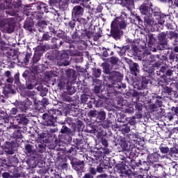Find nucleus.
<instances>
[{"mask_svg": "<svg viewBox=\"0 0 178 178\" xmlns=\"http://www.w3.org/2000/svg\"><path fill=\"white\" fill-rule=\"evenodd\" d=\"M103 67V73L108 74L104 77V84L107 87V90H113L115 94H118L119 90L126 88V83H122L123 80V74L117 71H111V65L108 63H103L102 64Z\"/></svg>", "mask_w": 178, "mask_h": 178, "instance_id": "1", "label": "nucleus"}, {"mask_svg": "<svg viewBox=\"0 0 178 178\" xmlns=\"http://www.w3.org/2000/svg\"><path fill=\"white\" fill-rule=\"evenodd\" d=\"M49 55L51 59L59 60V62L57 63L58 66H69V65H70V57L67 52L52 50L49 53Z\"/></svg>", "mask_w": 178, "mask_h": 178, "instance_id": "2", "label": "nucleus"}, {"mask_svg": "<svg viewBox=\"0 0 178 178\" xmlns=\"http://www.w3.org/2000/svg\"><path fill=\"white\" fill-rule=\"evenodd\" d=\"M68 159L70 161L72 169L75 170L78 177H81L86 169V164L84 163V161L79 160L77 158L73 157L72 156H68Z\"/></svg>", "mask_w": 178, "mask_h": 178, "instance_id": "3", "label": "nucleus"}, {"mask_svg": "<svg viewBox=\"0 0 178 178\" xmlns=\"http://www.w3.org/2000/svg\"><path fill=\"white\" fill-rule=\"evenodd\" d=\"M16 22L13 18L0 19V29L3 30L4 33L12 34L15 31Z\"/></svg>", "mask_w": 178, "mask_h": 178, "instance_id": "4", "label": "nucleus"}, {"mask_svg": "<svg viewBox=\"0 0 178 178\" xmlns=\"http://www.w3.org/2000/svg\"><path fill=\"white\" fill-rule=\"evenodd\" d=\"M43 119V126H49L50 127H55L56 126V117L54 116V111H48L42 116Z\"/></svg>", "mask_w": 178, "mask_h": 178, "instance_id": "5", "label": "nucleus"}, {"mask_svg": "<svg viewBox=\"0 0 178 178\" xmlns=\"http://www.w3.org/2000/svg\"><path fill=\"white\" fill-rule=\"evenodd\" d=\"M118 27L120 30H124L127 27V14L126 13H122L120 17H117L111 22V24Z\"/></svg>", "mask_w": 178, "mask_h": 178, "instance_id": "6", "label": "nucleus"}, {"mask_svg": "<svg viewBox=\"0 0 178 178\" xmlns=\"http://www.w3.org/2000/svg\"><path fill=\"white\" fill-rule=\"evenodd\" d=\"M73 131L66 125H63L60 131V140L63 143H70L72 141V134Z\"/></svg>", "mask_w": 178, "mask_h": 178, "instance_id": "7", "label": "nucleus"}, {"mask_svg": "<svg viewBox=\"0 0 178 178\" xmlns=\"http://www.w3.org/2000/svg\"><path fill=\"white\" fill-rule=\"evenodd\" d=\"M159 45L158 49L159 51H165L169 49V45H168V32H161L157 35Z\"/></svg>", "mask_w": 178, "mask_h": 178, "instance_id": "8", "label": "nucleus"}, {"mask_svg": "<svg viewBox=\"0 0 178 178\" xmlns=\"http://www.w3.org/2000/svg\"><path fill=\"white\" fill-rule=\"evenodd\" d=\"M150 12H152L154 17H157L158 24H160V26L165 24L166 19H170V15L162 14V13H161V10L158 8H152V7Z\"/></svg>", "mask_w": 178, "mask_h": 178, "instance_id": "9", "label": "nucleus"}, {"mask_svg": "<svg viewBox=\"0 0 178 178\" xmlns=\"http://www.w3.org/2000/svg\"><path fill=\"white\" fill-rule=\"evenodd\" d=\"M124 60L129 65L131 74H133V76H135V77L140 75V65H138V63H134L127 57H124Z\"/></svg>", "mask_w": 178, "mask_h": 178, "instance_id": "10", "label": "nucleus"}, {"mask_svg": "<svg viewBox=\"0 0 178 178\" xmlns=\"http://www.w3.org/2000/svg\"><path fill=\"white\" fill-rule=\"evenodd\" d=\"M110 38H113L115 41L120 40L123 35V31H122L116 25L111 24V30L109 34L107 35Z\"/></svg>", "mask_w": 178, "mask_h": 178, "instance_id": "11", "label": "nucleus"}, {"mask_svg": "<svg viewBox=\"0 0 178 178\" xmlns=\"http://www.w3.org/2000/svg\"><path fill=\"white\" fill-rule=\"evenodd\" d=\"M17 147H19V143L16 140L6 142L3 145L5 153L8 155H13L15 154V149H16Z\"/></svg>", "mask_w": 178, "mask_h": 178, "instance_id": "12", "label": "nucleus"}, {"mask_svg": "<svg viewBox=\"0 0 178 178\" xmlns=\"http://www.w3.org/2000/svg\"><path fill=\"white\" fill-rule=\"evenodd\" d=\"M16 108L22 112L23 113H26L29 109H30V106L33 105V102L31 100L26 99L23 102H17L15 103Z\"/></svg>", "mask_w": 178, "mask_h": 178, "instance_id": "13", "label": "nucleus"}, {"mask_svg": "<svg viewBox=\"0 0 178 178\" xmlns=\"http://www.w3.org/2000/svg\"><path fill=\"white\" fill-rule=\"evenodd\" d=\"M79 33L80 30L76 29L75 31L71 35L72 45L75 46L74 49H81L79 44L83 42V40L81 39V36Z\"/></svg>", "mask_w": 178, "mask_h": 178, "instance_id": "14", "label": "nucleus"}, {"mask_svg": "<svg viewBox=\"0 0 178 178\" xmlns=\"http://www.w3.org/2000/svg\"><path fill=\"white\" fill-rule=\"evenodd\" d=\"M93 92L96 94V95L98 97L99 99H94L93 104H95V106L97 108H99L102 105H103L104 102L102 100L104 99V95H101V86H95L93 88Z\"/></svg>", "mask_w": 178, "mask_h": 178, "instance_id": "15", "label": "nucleus"}, {"mask_svg": "<svg viewBox=\"0 0 178 178\" xmlns=\"http://www.w3.org/2000/svg\"><path fill=\"white\" fill-rule=\"evenodd\" d=\"M149 83H151V75L142 76L140 81L137 84V90H144V88H147Z\"/></svg>", "mask_w": 178, "mask_h": 178, "instance_id": "16", "label": "nucleus"}, {"mask_svg": "<svg viewBox=\"0 0 178 178\" xmlns=\"http://www.w3.org/2000/svg\"><path fill=\"white\" fill-rule=\"evenodd\" d=\"M173 73H175V71L170 69L168 66H162L156 71L157 76H165V77H170V76H173Z\"/></svg>", "mask_w": 178, "mask_h": 178, "instance_id": "17", "label": "nucleus"}, {"mask_svg": "<svg viewBox=\"0 0 178 178\" xmlns=\"http://www.w3.org/2000/svg\"><path fill=\"white\" fill-rule=\"evenodd\" d=\"M144 19V23L146 24V26H149L150 27H158L159 26V24L155 21V19H154V17H152V13L147 14L143 17Z\"/></svg>", "mask_w": 178, "mask_h": 178, "instance_id": "18", "label": "nucleus"}, {"mask_svg": "<svg viewBox=\"0 0 178 178\" xmlns=\"http://www.w3.org/2000/svg\"><path fill=\"white\" fill-rule=\"evenodd\" d=\"M84 15V8L81 6H75L72 10V18L79 19Z\"/></svg>", "mask_w": 178, "mask_h": 178, "instance_id": "19", "label": "nucleus"}, {"mask_svg": "<svg viewBox=\"0 0 178 178\" xmlns=\"http://www.w3.org/2000/svg\"><path fill=\"white\" fill-rule=\"evenodd\" d=\"M152 8V3L151 2L143 3L139 7L140 12L141 15L145 16L146 15H149L151 13V9Z\"/></svg>", "mask_w": 178, "mask_h": 178, "instance_id": "20", "label": "nucleus"}, {"mask_svg": "<svg viewBox=\"0 0 178 178\" xmlns=\"http://www.w3.org/2000/svg\"><path fill=\"white\" fill-rule=\"evenodd\" d=\"M159 159H161V154L158 152H153L152 154H149L147 156V160L149 161L152 165L154 163H156V162H159Z\"/></svg>", "mask_w": 178, "mask_h": 178, "instance_id": "21", "label": "nucleus"}, {"mask_svg": "<svg viewBox=\"0 0 178 178\" xmlns=\"http://www.w3.org/2000/svg\"><path fill=\"white\" fill-rule=\"evenodd\" d=\"M15 118L19 124H22L23 126H27L29 124V120L25 114H18Z\"/></svg>", "mask_w": 178, "mask_h": 178, "instance_id": "22", "label": "nucleus"}, {"mask_svg": "<svg viewBox=\"0 0 178 178\" xmlns=\"http://www.w3.org/2000/svg\"><path fill=\"white\" fill-rule=\"evenodd\" d=\"M51 44L52 49H59L63 45L64 42L58 38L53 37L51 39Z\"/></svg>", "mask_w": 178, "mask_h": 178, "instance_id": "23", "label": "nucleus"}, {"mask_svg": "<svg viewBox=\"0 0 178 178\" xmlns=\"http://www.w3.org/2000/svg\"><path fill=\"white\" fill-rule=\"evenodd\" d=\"M143 72H145L146 73H148V74H152L154 73V66L152 65L148 60H144L143 62Z\"/></svg>", "mask_w": 178, "mask_h": 178, "instance_id": "24", "label": "nucleus"}, {"mask_svg": "<svg viewBox=\"0 0 178 178\" xmlns=\"http://www.w3.org/2000/svg\"><path fill=\"white\" fill-rule=\"evenodd\" d=\"M36 8L38 11L39 15H44V13H48L49 12V10L48 8V5L43 2H40L36 4Z\"/></svg>", "mask_w": 178, "mask_h": 178, "instance_id": "25", "label": "nucleus"}, {"mask_svg": "<svg viewBox=\"0 0 178 178\" xmlns=\"http://www.w3.org/2000/svg\"><path fill=\"white\" fill-rule=\"evenodd\" d=\"M6 56H8L10 60H19V51L15 49H10L6 52Z\"/></svg>", "mask_w": 178, "mask_h": 178, "instance_id": "26", "label": "nucleus"}, {"mask_svg": "<svg viewBox=\"0 0 178 178\" xmlns=\"http://www.w3.org/2000/svg\"><path fill=\"white\" fill-rule=\"evenodd\" d=\"M22 77L26 80V81H31L32 80H35V73L33 71L26 70L22 73Z\"/></svg>", "mask_w": 178, "mask_h": 178, "instance_id": "27", "label": "nucleus"}, {"mask_svg": "<svg viewBox=\"0 0 178 178\" xmlns=\"http://www.w3.org/2000/svg\"><path fill=\"white\" fill-rule=\"evenodd\" d=\"M2 93L3 94L4 97L8 98V97H9V94H16V91L13 88V85L8 83L6 85Z\"/></svg>", "mask_w": 178, "mask_h": 178, "instance_id": "28", "label": "nucleus"}, {"mask_svg": "<svg viewBox=\"0 0 178 178\" xmlns=\"http://www.w3.org/2000/svg\"><path fill=\"white\" fill-rule=\"evenodd\" d=\"M64 20V24L67 29H70L72 31L74 30L76 27V19L72 18L70 19L69 18H65Z\"/></svg>", "mask_w": 178, "mask_h": 178, "instance_id": "29", "label": "nucleus"}, {"mask_svg": "<svg viewBox=\"0 0 178 178\" xmlns=\"http://www.w3.org/2000/svg\"><path fill=\"white\" fill-rule=\"evenodd\" d=\"M150 103H154L159 106V108L162 107V97L158 95L157 94H154L152 95L150 99Z\"/></svg>", "mask_w": 178, "mask_h": 178, "instance_id": "30", "label": "nucleus"}, {"mask_svg": "<svg viewBox=\"0 0 178 178\" xmlns=\"http://www.w3.org/2000/svg\"><path fill=\"white\" fill-rule=\"evenodd\" d=\"M112 168V165H111V163H101L99 165L97 166V168L95 169L96 173L97 172L98 173H104L105 170L108 169H111Z\"/></svg>", "mask_w": 178, "mask_h": 178, "instance_id": "31", "label": "nucleus"}, {"mask_svg": "<svg viewBox=\"0 0 178 178\" xmlns=\"http://www.w3.org/2000/svg\"><path fill=\"white\" fill-rule=\"evenodd\" d=\"M70 83V81H69V79L66 78H60L58 81V87L60 90H65V88H67L69 86Z\"/></svg>", "mask_w": 178, "mask_h": 178, "instance_id": "32", "label": "nucleus"}, {"mask_svg": "<svg viewBox=\"0 0 178 178\" xmlns=\"http://www.w3.org/2000/svg\"><path fill=\"white\" fill-rule=\"evenodd\" d=\"M52 34H56V31L54 29H50L49 32H45L44 33H43L40 41H49V40L52 38Z\"/></svg>", "mask_w": 178, "mask_h": 178, "instance_id": "33", "label": "nucleus"}, {"mask_svg": "<svg viewBox=\"0 0 178 178\" xmlns=\"http://www.w3.org/2000/svg\"><path fill=\"white\" fill-rule=\"evenodd\" d=\"M140 91L137 92V91H134V92L132 93V97H147V95H148V88H145L143 89H138Z\"/></svg>", "mask_w": 178, "mask_h": 178, "instance_id": "34", "label": "nucleus"}, {"mask_svg": "<svg viewBox=\"0 0 178 178\" xmlns=\"http://www.w3.org/2000/svg\"><path fill=\"white\" fill-rule=\"evenodd\" d=\"M97 175V170L94 167H90L82 178H94Z\"/></svg>", "mask_w": 178, "mask_h": 178, "instance_id": "35", "label": "nucleus"}, {"mask_svg": "<svg viewBox=\"0 0 178 178\" xmlns=\"http://www.w3.org/2000/svg\"><path fill=\"white\" fill-rule=\"evenodd\" d=\"M145 37H146V40H148V42H147L148 47H150V48H152V45H154V44H155V41H156V38H155V35L148 32L145 35Z\"/></svg>", "mask_w": 178, "mask_h": 178, "instance_id": "36", "label": "nucleus"}, {"mask_svg": "<svg viewBox=\"0 0 178 178\" xmlns=\"http://www.w3.org/2000/svg\"><path fill=\"white\" fill-rule=\"evenodd\" d=\"M24 29L28 30V31H33V29H34V22H33V19L30 18L26 19L24 23Z\"/></svg>", "mask_w": 178, "mask_h": 178, "instance_id": "37", "label": "nucleus"}, {"mask_svg": "<svg viewBox=\"0 0 178 178\" xmlns=\"http://www.w3.org/2000/svg\"><path fill=\"white\" fill-rule=\"evenodd\" d=\"M158 76H160V77H161L158 83L160 87H164L165 86L169 85V83L170 82V78H168V76L165 75H158Z\"/></svg>", "mask_w": 178, "mask_h": 178, "instance_id": "38", "label": "nucleus"}, {"mask_svg": "<svg viewBox=\"0 0 178 178\" xmlns=\"http://www.w3.org/2000/svg\"><path fill=\"white\" fill-rule=\"evenodd\" d=\"M24 131L22 129H15L11 135V138L15 140H22L23 138V134Z\"/></svg>", "mask_w": 178, "mask_h": 178, "instance_id": "39", "label": "nucleus"}, {"mask_svg": "<svg viewBox=\"0 0 178 178\" xmlns=\"http://www.w3.org/2000/svg\"><path fill=\"white\" fill-rule=\"evenodd\" d=\"M63 151L65 154L76 155V152H77V148L76 147V146L69 145L67 147H64Z\"/></svg>", "mask_w": 178, "mask_h": 178, "instance_id": "40", "label": "nucleus"}, {"mask_svg": "<svg viewBox=\"0 0 178 178\" xmlns=\"http://www.w3.org/2000/svg\"><path fill=\"white\" fill-rule=\"evenodd\" d=\"M115 169L117 173H121L122 175H126V173H127L126 165H124L122 163L116 164Z\"/></svg>", "mask_w": 178, "mask_h": 178, "instance_id": "41", "label": "nucleus"}, {"mask_svg": "<svg viewBox=\"0 0 178 178\" xmlns=\"http://www.w3.org/2000/svg\"><path fill=\"white\" fill-rule=\"evenodd\" d=\"M151 165H152V163H150L149 160L144 161V159H143L140 164V169L148 172Z\"/></svg>", "mask_w": 178, "mask_h": 178, "instance_id": "42", "label": "nucleus"}, {"mask_svg": "<svg viewBox=\"0 0 178 178\" xmlns=\"http://www.w3.org/2000/svg\"><path fill=\"white\" fill-rule=\"evenodd\" d=\"M120 159H121V163H122V165H125V166H129L131 163V157H130V156L125 157L123 155H120Z\"/></svg>", "mask_w": 178, "mask_h": 178, "instance_id": "43", "label": "nucleus"}, {"mask_svg": "<svg viewBox=\"0 0 178 178\" xmlns=\"http://www.w3.org/2000/svg\"><path fill=\"white\" fill-rule=\"evenodd\" d=\"M107 62H108V63H111V66H116L119 65V63L120 62V59H119V58L115 56H113L107 58Z\"/></svg>", "mask_w": 178, "mask_h": 178, "instance_id": "44", "label": "nucleus"}, {"mask_svg": "<svg viewBox=\"0 0 178 178\" xmlns=\"http://www.w3.org/2000/svg\"><path fill=\"white\" fill-rule=\"evenodd\" d=\"M65 75L68 79H76L77 76L76 75V70L73 69H68L65 70Z\"/></svg>", "mask_w": 178, "mask_h": 178, "instance_id": "45", "label": "nucleus"}, {"mask_svg": "<svg viewBox=\"0 0 178 178\" xmlns=\"http://www.w3.org/2000/svg\"><path fill=\"white\" fill-rule=\"evenodd\" d=\"M124 8H127L128 10L134 9V0H124Z\"/></svg>", "mask_w": 178, "mask_h": 178, "instance_id": "46", "label": "nucleus"}, {"mask_svg": "<svg viewBox=\"0 0 178 178\" xmlns=\"http://www.w3.org/2000/svg\"><path fill=\"white\" fill-rule=\"evenodd\" d=\"M62 40H63V42H67V44H69V48H70L71 49H74L75 46L73 45L72 39H70V37L67 36V35H64V36H63Z\"/></svg>", "mask_w": 178, "mask_h": 178, "instance_id": "47", "label": "nucleus"}, {"mask_svg": "<svg viewBox=\"0 0 178 178\" xmlns=\"http://www.w3.org/2000/svg\"><path fill=\"white\" fill-rule=\"evenodd\" d=\"M106 118V113L105 111H98L97 115L96 117V121L99 123L102 120H105Z\"/></svg>", "mask_w": 178, "mask_h": 178, "instance_id": "48", "label": "nucleus"}, {"mask_svg": "<svg viewBox=\"0 0 178 178\" xmlns=\"http://www.w3.org/2000/svg\"><path fill=\"white\" fill-rule=\"evenodd\" d=\"M10 3L6 0L0 1V9L5 10V9H9L10 8Z\"/></svg>", "mask_w": 178, "mask_h": 178, "instance_id": "49", "label": "nucleus"}, {"mask_svg": "<svg viewBox=\"0 0 178 178\" xmlns=\"http://www.w3.org/2000/svg\"><path fill=\"white\" fill-rule=\"evenodd\" d=\"M42 53L35 52L32 58V63H38L41 60V56Z\"/></svg>", "mask_w": 178, "mask_h": 178, "instance_id": "50", "label": "nucleus"}, {"mask_svg": "<svg viewBox=\"0 0 178 178\" xmlns=\"http://www.w3.org/2000/svg\"><path fill=\"white\" fill-rule=\"evenodd\" d=\"M37 24L40 32L42 31V30H44V29L47 26V21L45 20L38 21Z\"/></svg>", "mask_w": 178, "mask_h": 178, "instance_id": "51", "label": "nucleus"}, {"mask_svg": "<svg viewBox=\"0 0 178 178\" xmlns=\"http://www.w3.org/2000/svg\"><path fill=\"white\" fill-rule=\"evenodd\" d=\"M68 95H73L76 92V88L72 86V83L70 82L67 87L65 88Z\"/></svg>", "mask_w": 178, "mask_h": 178, "instance_id": "52", "label": "nucleus"}, {"mask_svg": "<svg viewBox=\"0 0 178 178\" xmlns=\"http://www.w3.org/2000/svg\"><path fill=\"white\" fill-rule=\"evenodd\" d=\"M167 54L168 55V59L172 60V62H175V60L177 59V54L174 51H168Z\"/></svg>", "mask_w": 178, "mask_h": 178, "instance_id": "53", "label": "nucleus"}, {"mask_svg": "<svg viewBox=\"0 0 178 178\" xmlns=\"http://www.w3.org/2000/svg\"><path fill=\"white\" fill-rule=\"evenodd\" d=\"M161 92L163 94H168V95H172V92H173V89H172V88L165 86L162 87Z\"/></svg>", "mask_w": 178, "mask_h": 178, "instance_id": "54", "label": "nucleus"}, {"mask_svg": "<svg viewBox=\"0 0 178 178\" xmlns=\"http://www.w3.org/2000/svg\"><path fill=\"white\" fill-rule=\"evenodd\" d=\"M34 105H35V108L36 111H41V109H43V108H45L44 106V104H42V102L41 101H38L37 99L34 100Z\"/></svg>", "mask_w": 178, "mask_h": 178, "instance_id": "55", "label": "nucleus"}, {"mask_svg": "<svg viewBox=\"0 0 178 178\" xmlns=\"http://www.w3.org/2000/svg\"><path fill=\"white\" fill-rule=\"evenodd\" d=\"M33 70L34 72H35L36 73H42V72L44 70H45V65H44V64H41L37 66H35L33 67Z\"/></svg>", "mask_w": 178, "mask_h": 178, "instance_id": "56", "label": "nucleus"}, {"mask_svg": "<svg viewBox=\"0 0 178 178\" xmlns=\"http://www.w3.org/2000/svg\"><path fill=\"white\" fill-rule=\"evenodd\" d=\"M166 33L167 38H168V40H173V38H175V41H176V38L177 37V33H176V31H170L169 32L166 31Z\"/></svg>", "mask_w": 178, "mask_h": 178, "instance_id": "57", "label": "nucleus"}, {"mask_svg": "<svg viewBox=\"0 0 178 178\" xmlns=\"http://www.w3.org/2000/svg\"><path fill=\"white\" fill-rule=\"evenodd\" d=\"M113 122L112 121V119L108 118L105 121L103 122V127L105 129H109V127H112Z\"/></svg>", "mask_w": 178, "mask_h": 178, "instance_id": "58", "label": "nucleus"}, {"mask_svg": "<svg viewBox=\"0 0 178 178\" xmlns=\"http://www.w3.org/2000/svg\"><path fill=\"white\" fill-rule=\"evenodd\" d=\"M141 162L142 160H131V166H132L133 169H134V168H138L140 166L141 168Z\"/></svg>", "mask_w": 178, "mask_h": 178, "instance_id": "59", "label": "nucleus"}, {"mask_svg": "<svg viewBox=\"0 0 178 178\" xmlns=\"http://www.w3.org/2000/svg\"><path fill=\"white\" fill-rule=\"evenodd\" d=\"M121 147L124 149L126 152H130V149L129 147V143L125 140H122L120 143Z\"/></svg>", "mask_w": 178, "mask_h": 178, "instance_id": "60", "label": "nucleus"}, {"mask_svg": "<svg viewBox=\"0 0 178 178\" xmlns=\"http://www.w3.org/2000/svg\"><path fill=\"white\" fill-rule=\"evenodd\" d=\"M130 49L129 45L122 46L121 47V49L120 51V56H123V55H126V51H129Z\"/></svg>", "mask_w": 178, "mask_h": 178, "instance_id": "61", "label": "nucleus"}, {"mask_svg": "<svg viewBox=\"0 0 178 178\" xmlns=\"http://www.w3.org/2000/svg\"><path fill=\"white\" fill-rule=\"evenodd\" d=\"M36 148L40 154H44V152H45L46 148L44 143H39L38 146H36Z\"/></svg>", "mask_w": 178, "mask_h": 178, "instance_id": "62", "label": "nucleus"}, {"mask_svg": "<svg viewBox=\"0 0 178 178\" xmlns=\"http://www.w3.org/2000/svg\"><path fill=\"white\" fill-rule=\"evenodd\" d=\"M87 33V38L90 39L91 38V37L94 36V30L92 28H91V26H90L88 29H85Z\"/></svg>", "mask_w": 178, "mask_h": 178, "instance_id": "63", "label": "nucleus"}, {"mask_svg": "<svg viewBox=\"0 0 178 178\" xmlns=\"http://www.w3.org/2000/svg\"><path fill=\"white\" fill-rule=\"evenodd\" d=\"M21 95H22L23 97H34V95H35V92L34 91H31V90H26L24 92H22L21 94Z\"/></svg>", "mask_w": 178, "mask_h": 178, "instance_id": "64", "label": "nucleus"}]
</instances>
